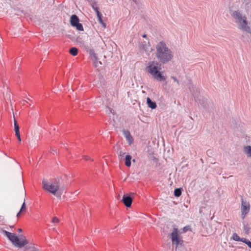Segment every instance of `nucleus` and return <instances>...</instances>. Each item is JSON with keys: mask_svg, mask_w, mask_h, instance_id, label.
Instances as JSON below:
<instances>
[{"mask_svg": "<svg viewBox=\"0 0 251 251\" xmlns=\"http://www.w3.org/2000/svg\"><path fill=\"white\" fill-rule=\"evenodd\" d=\"M125 154V153L123 152V151H121L119 152V156H120L124 157Z\"/></svg>", "mask_w": 251, "mask_h": 251, "instance_id": "nucleus-31", "label": "nucleus"}, {"mask_svg": "<svg viewBox=\"0 0 251 251\" xmlns=\"http://www.w3.org/2000/svg\"><path fill=\"white\" fill-rule=\"evenodd\" d=\"M15 134H16V136L17 137V136H20V130H17V131H15Z\"/></svg>", "mask_w": 251, "mask_h": 251, "instance_id": "nucleus-32", "label": "nucleus"}, {"mask_svg": "<svg viewBox=\"0 0 251 251\" xmlns=\"http://www.w3.org/2000/svg\"><path fill=\"white\" fill-rule=\"evenodd\" d=\"M25 250H27L28 251H38L37 249H36L34 247L32 246H26L25 247Z\"/></svg>", "mask_w": 251, "mask_h": 251, "instance_id": "nucleus-21", "label": "nucleus"}, {"mask_svg": "<svg viewBox=\"0 0 251 251\" xmlns=\"http://www.w3.org/2000/svg\"><path fill=\"white\" fill-rule=\"evenodd\" d=\"M133 1H134V2H135V0H133Z\"/></svg>", "mask_w": 251, "mask_h": 251, "instance_id": "nucleus-43", "label": "nucleus"}, {"mask_svg": "<svg viewBox=\"0 0 251 251\" xmlns=\"http://www.w3.org/2000/svg\"><path fill=\"white\" fill-rule=\"evenodd\" d=\"M1 233L5 235L15 247L21 248L28 243V241L25 237L19 238L15 233H12L5 230H1Z\"/></svg>", "mask_w": 251, "mask_h": 251, "instance_id": "nucleus-4", "label": "nucleus"}, {"mask_svg": "<svg viewBox=\"0 0 251 251\" xmlns=\"http://www.w3.org/2000/svg\"><path fill=\"white\" fill-rule=\"evenodd\" d=\"M142 36H143V38H146L147 35L144 34Z\"/></svg>", "mask_w": 251, "mask_h": 251, "instance_id": "nucleus-39", "label": "nucleus"}, {"mask_svg": "<svg viewBox=\"0 0 251 251\" xmlns=\"http://www.w3.org/2000/svg\"><path fill=\"white\" fill-rule=\"evenodd\" d=\"M147 103L148 106L151 109H155L156 107V103L152 101L149 98H147Z\"/></svg>", "mask_w": 251, "mask_h": 251, "instance_id": "nucleus-12", "label": "nucleus"}, {"mask_svg": "<svg viewBox=\"0 0 251 251\" xmlns=\"http://www.w3.org/2000/svg\"><path fill=\"white\" fill-rule=\"evenodd\" d=\"M19 126L17 123V121L14 120V130L15 131L19 130Z\"/></svg>", "mask_w": 251, "mask_h": 251, "instance_id": "nucleus-23", "label": "nucleus"}, {"mask_svg": "<svg viewBox=\"0 0 251 251\" xmlns=\"http://www.w3.org/2000/svg\"><path fill=\"white\" fill-rule=\"evenodd\" d=\"M132 201V198L127 195H124L122 200L127 207L131 206Z\"/></svg>", "mask_w": 251, "mask_h": 251, "instance_id": "nucleus-9", "label": "nucleus"}, {"mask_svg": "<svg viewBox=\"0 0 251 251\" xmlns=\"http://www.w3.org/2000/svg\"><path fill=\"white\" fill-rule=\"evenodd\" d=\"M181 194V190L179 188L176 189L174 191V195L176 197H179Z\"/></svg>", "mask_w": 251, "mask_h": 251, "instance_id": "nucleus-20", "label": "nucleus"}, {"mask_svg": "<svg viewBox=\"0 0 251 251\" xmlns=\"http://www.w3.org/2000/svg\"><path fill=\"white\" fill-rule=\"evenodd\" d=\"M241 203L242 216L243 219H244L246 215L249 212L250 206L249 203L245 201L243 199H242Z\"/></svg>", "mask_w": 251, "mask_h": 251, "instance_id": "nucleus-8", "label": "nucleus"}, {"mask_svg": "<svg viewBox=\"0 0 251 251\" xmlns=\"http://www.w3.org/2000/svg\"><path fill=\"white\" fill-rule=\"evenodd\" d=\"M243 242L247 244L248 247L251 249V242L249 241V240L247 239L246 238H244Z\"/></svg>", "mask_w": 251, "mask_h": 251, "instance_id": "nucleus-22", "label": "nucleus"}, {"mask_svg": "<svg viewBox=\"0 0 251 251\" xmlns=\"http://www.w3.org/2000/svg\"><path fill=\"white\" fill-rule=\"evenodd\" d=\"M18 231H19V232H20L22 231V229L21 228H19V229H18Z\"/></svg>", "mask_w": 251, "mask_h": 251, "instance_id": "nucleus-38", "label": "nucleus"}, {"mask_svg": "<svg viewBox=\"0 0 251 251\" xmlns=\"http://www.w3.org/2000/svg\"><path fill=\"white\" fill-rule=\"evenodd\" d=\"M52 151L55 152H56V153L57 152L56 150H52Z\"/></svg>", "mask_w": 251, "mask_h": 251, "instance_id": "nucleus-41", "label": "nucleus"}, {"mask_svg": "<svg viewBox=\"0 0 251 251\" xmlns=\"http://www.w3.org/2000/svg\"><path fill=\"white\" fill-rule=\"evenodd\" d=\"M150 46L149 45H143L142 46V49L143 50H145L147 51L148 49V48H149Z\"/></svg>", "mask_w": 251, "mask_h": 251, "instance_id": "nucleus-26", "label": "nucleus"}, {"mask_svg": "<svg viewBox=\"0 0 251 251\" xmlns=\"http://www.w3.org/2000/svg\"><path fill=\"white\" fill-rule=\"evenodd\" d=\"M232 239L236 241H241L243 242L244 238H240L237 233H234L232 235Z\"/></svg>", "mask_w": 251, "mask_h": 251, "instance_id": "nucleus-17", "label": "nucleus"}, {"mask_svg": "<svg viewBox=\"0 0 251 251\" xmlns=\"http://www.w3.org/2000/svg\"><path fill=\"white\" fill-rule=\"evenodd\" d=\"M92 57L95 67L96 68H99L102 65L101 62L99 61V59L95 53L93 54Z\"/></svg>", "mask_w": 251, "mask_h": 251, "instance_id": "nucleus-11", "label": "nucleus"}, {"mask_svg": "<svg viewBox=\"0 0 251 251\" xmlns=\"http://www.w3.org/2000/svg\"><path fill=\"white\" fill-rule=\"evenodd\" d=\"M25 102H28V101L27 100H23L22 101H21V103L23 104V105H24L25 104Z\"/></svg>", "mask_w": 251, "mask_h": 251, "instance_id": "nucleus-34", "label": "nucleus"}, {"mask_svg": "<svg viewBox=\"0 0 251 251\" xmlns=\"http://www.w3.org/2000/svg\"><path fill=\"white\" fill-rule=\"evenodd\" d=\"M6 98H9V99H10V94L9 93H7V94H6V96H4V99H5Z\"/></svg>", "mask_w": 251, "mask_h": 251, "instance_id": "nucleus-30", "label": "nucleus"}, {"mask_svg": "<svg viewBox=\"0 0 251 251\" xmlns=\"http://www.w3.org/2000/svg\"><path fill=\"white\" fill-rule=\"evenodd\" d=\"M159 61H151L149 62L146 68V72L151 76L158 81H165L166 77L163 75L161 70V65Z\"/></svg>", "mask_w": 251, "mask_h": 251, "instance_id": "nucleus-3", "label": "nucleus"}, {"mask_svg": "<svg viewBox=\"0 0 251 251\" xmlns=\"http://www.w3.org/2000/svg\"><path fill=\"white\" fill-rule=\"evenodd\" d=\"M155 48V57L159 62L165 64L173 59V52L165 41H161L157 43Z\"/></svg>", "mask_w": 251, "mask_h": 251, "instance_id": "nucleus-1", "label": "nucleus"}, {"mask_svg": "<svg viewBox=\"0 0 251 251\" xmlns=\"http://www.w3.org/2000/svg\"><path fill=\"white\" fill-rule=\"evenodd\" d=\"M244 151L248 157L251 156V146H247L244 147Z\"/></svg>", "mask_w": 251, "mask_h": 251, "instance_id": "nucleus-15", "label": "nucleus"}, {"mask_svg": "<svg viewBox=\"0 0 251 251\" xmlns=\"http://www.w3.org/2000/svg\"><path fill=\"white\" fill-rule=\"evenodd\" d=\"M83 158L86 160H91V161L93 160L90 157H89L88 156H83Z\"/></svg>", "mask_w": 251, "mask_h": 251, "instance_id": "nucleus-28", "label": "nucleus"}, {"mask_svg": "<svg viewBox=\"0 0 251 251\" xmlns=\"http://www.w3.org/2000/svg\"><path fill=\"white\" fill-rule=\"evenodd\" d=\"M78 50L76 48H72L70 50V53L73 56H75L77 54Z\"/></svg>", "mask_w": 251, "mask_h": 251, "instance_id": "nucleus-19", "label": "nucleus"}, {"mask_svg": "<svg viewBox=\"0 0 251 251\" xmlns=\"http://www.w3.org/2000/svg\"><path fill=\"white\" fill-rule=\"evenodd\" d=\"M98 18V21L100 24L102 23L103 22V20L102 19V15L101 13L99 14V15H97Z\"/></svg>", "mask_w": 251, "mask_h": 251, "instance_id": "nucleus-24", "label": "nucleus"}, {"mask_svg": "<svg viewBox=\"0 0 251 251\" xmlns=\"http://www.w3.org/2000/svg\"><path fill=\"white\" fill-rule=\"evenodd\" d=\"M88 1L89 2H91V3L92 2H93V1H93V0H88Z\"/></svg>", "mask_w": 251, "mask_h": 251, "instance_id": "nucleus-40", "label": "nucleus"}, {"mask_svg": "<svg viewBox=\"0 0 251 251\" xmlns=\"http://www.w3.org/2000/svg\"><path fill=\"white\" fill-rule=\"evenodd\" d=\"M79 19L76 15H73L70 18V23L72 26L75 27L79 31H83V25L79 23Z\"/></svg>", "mask_w": 251, "mask_h": 251, "instance_id": "nucleus-7", "label": "nucleus"}, {"mask_svg": "<svg viewBox=\"0 0 251 251\" xmlns=\"http://www.w3.org/2000/svg\"><path fill=\"white\" fill-rule=\"evenodd\" d=\"M27 100H29V101H31V100L29 99H28V98H27Z\"/></svg>", "mask_w": 251, "mask_h": 251, "instance_id": "nucleus-42", "label": "nucleus"}, {"mask_svg": "<svg viewBox=\"0 0 251 251\" xmlns=\"http://www.w3.org/2000/svg\"><path fill=\"white\" fill-rule=\"evenodd\" d=\"M100 24H101L102 26L104 28H106V25L105 23H104L103 22L102 23H100Z\"/></svg>", "mask_w": 251, "mask_h": 251, "instance_id": "nucleus-33", "label": "nucleus"}, {"mask_svg": "<svg viewBox=\"0 0 251 251\" xmlns=\"http://www.w3.org/2000/svg\"><path fill=\"white\" fill-rule=\"evenodd\" d=\"M171 78L173 79L174 81L176 82L178 85L179 84V81L177 79V78L175 76H171Z\"/></svg>", "mask_w": 251, "mask_h": 251, "instance_id": "nucleus-27", "label": "nucleus"}, {"mask_svg": "<svg viewBox=\"0 0 251 251\" xmlns=\"http://www.w3.org/2000/svg\"><path fill=\"white\" fill-rule=\"evenodd\" d=\"M59 222V220L58 218H57V217H54L52 218V222L53 223H57Z\"/></svg>", "mask_w": 251, "mask_h": 251, "instance_id": "nucleus-25", "label": "nucleus"}, {"mask_svg": "<svg viewBox=\"0 0 251 251\" xmlns=\"http://www.w3.org/2000/svg\"><path fill=\"white\" fill-rule=\"evenodd\" d=\"M170 238L171 239L173 244L176 245L177 248L179 245H181L183 241L179 235V231L177 228H174L171 234Z\"/></svg>", "mask_w": 251, "mask_h": 251, "instance_id": "nucleus-6", "label": "nucleus"}, {"mask_svg": "<svg viewBox=\"0 0 251 251\" xmlns=\"http://www.w3.org/2000/svg\"><path fill=\"white\" fill-rule=\"evenodd\" d=\"M189 228H190L189 226H185V227L183 228V231H184V232H186V231H187V230H188Z\"/></svg>", "mask_w": 251, "mask_h": 251, "instance_id": "nucleus-29", "label": "nucleus"}, {"mask_svg": "<svg viewBox=\"0 0 251 251\" xmlns=\"http://www.w3.org/2000/svg\"><path fill=\"white\" fill-rule=\"evenodd\" d=\"M17 138H18V139L19 141V142H21V136H17Z\"/></svg>", "mask_w": 251, "mask_h": 251, "instance_id": "nucleus-36", "label": "nucleus"}, {"mask_svg": "<svg viewBox=\"0 0 251 251\" xmlns=\"http://www.w3.org/2000/svg\"><path fill=\"white\" fill-rule=\"evenodd\" d=\"M123 134L129 145H131L133 142V138L130 135L129 131L124 129L123 130Z\"/></svg>", "mask_w": 251, "mask_h": 251, "instance_id": "nucleus-10", "label": "nucleus"}, {"mask_svg": "<svg viewBox=\"0 0 251 251\" xmlns=\"http://www.w3.org/2000/svg\"><path fill=\"white\" fill-rule=\"evenodd\" d=\"M107 108L108 109V110L109 111V112H110V113H113V112H112V109H111V108H109V107H107Z\"/></svg>", "mask_w": 251, "mask_h": 251, "instance_id": "nucleus-35", "label": "nucleus"}, {"mask_svg": "<svg viewBox=\"0 0 251 251\" xmlns=\"http://www.w3.org/2000/svg\"><path fill=\"white\" fill-rule=\"evenodd\" d=\"M43 188L52 194L55 195L59 188V181L55 179L52 181H48L44 179L42 181Z\"/></svg>", "mask_w": 251, "mask_h": 251, "instance_id": "nucleus-5", "label": "nucleus"}, {"mask_svg": "<svg viewBox=\"0 0 251 251\" xmlns=\"http://www.w3.org/2000/svg\"><path fill=\"white\" fill-rule=\"evenodd\" d=\"M132 159L131 156L126 155L125 157V165L127 167H130L131 165V160Z\"/></svg>", "mask_w": 251, "mask_h": 251, "instance_id": "nucleus-14", "label": "nucleus"}, {"mask_svg": "<svg viewBox=\"0 0 251 251\" xmlns=\"http://www.w3.org/2000/svg\"><path fill=\"white\" fill-rule=\"evenodd\" d=\"M243 224H244L243 229H244V232L247 234H249V231H250V230L251 228V226H250V225L249 224H248L247 223H245V222H244Z\"/></svg>", "mask_w": 251, "mask_h": 251, "instance_id": "nucleus-16", "label": "nucleus"}, {"mask_svg": "<svg viewBox=\"0 0 251 251\" xmlns=\"http://www.w3.org/2000/svg\"><path fill=\"white\" fill-rule=\"evenodd\" d=\"M3 220V218L2 216H0V221H2Z\"/></svg>", "mask_w": 251, "mask_h": 251, "instance_id": "nucleus-37", "label": "nucleus"}, {"mask_svg": "<svg viewBox=\"0 0 251 251\" xmlns=\"http://www.w3.org/2000/svg\"><path fill=\"white\" fill-rule=\"evenodd\" d=\"M90 4H91V6L92 7L93 9L96 12L97 15H99V14L100 13V11H99V8L96 6V1L92 2Z\"/></svg>", "mask_w": 251, "mask_h": 251, "instance_id": "nucleus-18", "label": "nucleus"}, {"mask_svg": "<svg viewBox=\"0 0 251 251\" xmlns=\"http://www.w3.org/2000/svg\"><path fill=\"white\" fill-rule=\"evenodd\" d=\"M26 212V206L25 203V199H24V202L22 205L20 210L17 214V217L18 218L21 214H24Z\"/></svg>", "mask_w": 251, "mask_h": 251, "instance_id": "nucleus-13", "label": "nucleus"}, {"mask_svg": "<svg viewBox=\"0 0 251 251\" xmlns=\"http://www.w3.org/2000/svg\"><path fill=\"white\" fill-rule=\"evenodd\" d=\"M233 21L236 24L239 29L248 33H251V28L249 25L247 17L239 10H234L231 12Z\"/></svg>", "mask_w": 251, "mask_h": 251, "instance_id": "nucleus-2", "label": "nucleus"}]
</instances>
